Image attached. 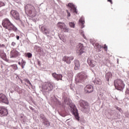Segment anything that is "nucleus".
Instances as JSON below:
<instances>
[{"label":"nucleus","instance_id":"nucleus-1","mask_svg":"<svg viewBox=\"0 0 129 129\" xmlns=\"http://www.w3.org/2000/svg\"><path fill=\"white\" fill-rule=\"evenodd\" d=\"M2 26L6 30L8 31H14V32H17L18 28L11 22V21L8 18L4 19L2 21Z\"/></svg>","mask_w":129,"mask_h":129},{"label":"nucleus","instance_id":"nucleus-2","mask_svg":"<svg viewBox=\"0 0 129 129\" xmlns=\"http://www.w3.org/2000/svg\"><path fill=\"white\" fill-rule=\"evenodd\" d=\"M25 10L26 12H28L29 15L32 17H36L37 15V10L36 8L32 5L27 4L25 6Z\"/></svg>","mask_w":129,"mask_h":129},{"label":"nucleus","instance_id":"nucleus-3","mask_svg":"<svg viewBox=\"0 0 129 129\" xmlns=\"http://www.w3.org/2000/svg\"><path fill=\"white\" fill-rule=\"evenodd\" d=\"M114 84L117 90H120V91H121V90H123L125 85L122 80L120 79L115 80L114 82Z\"/></svg>","mask_w":129,"mask_h":129},{"label":"nucleus","instance_id":"nucleus-4","mask_svg":"<svg viewBox=\"0 0 129 129\" xmlns=\"http://www.w3.org/2000/svg\"><path fill=\"white\" fill-rule=\"evenodd\" d=\"M54 87V84L52 83H47L45 86H43V90L46 92H48V91H51L53 90Z\"/></svg>","mask_w":129,"mask_h":129},{"label":"nucleus","instance_id":"nucleus-5","mask_svg":"<svg viewBox=\"0 0 129 129\" xmlns=\"http://www.w3.org/2000/svg\"><path fill=\"white\" fill-rule=\"evenodd\" d=\"M9 114V111L8 109L6 108L5 107H0V116L3 117V116H7Z\"/></svg>","mask_w":129,"mask_h":129},{"label":"nucleus","instance_id":"nucleus-6","mask_svg":"<svg viewBox=\"0 0 129 129\" xmlns=\"http://www.w3.org/2000/svg\"><path fill=\"white\" fill-rule=\"evenodd\" d=\"M57 27L60 28L61 30H63V32L65 33H68L69 29L66 26V25L64 23L58 22L57 23Z\"/></svg>","mask_w":129,"mask_h":129},{"label":"nucleus","instance_id":"nucleus-7","mask_svg":"<svg viewBox=\"0 0 129 129\" xmlns=\"http://www.w3.org/2000/svg\"><path fill=\"white\" fill-rule=\"evenodd\" d=\"M80 105L81 107L84 108V109H86L87 111L89 110V105H88V103H87V102L83 100H80Z\"/></svg>","mask_w":129,"mask_h":129},{"label":"nucleus","instance_id":"nucleus-8","mask_svg":"<svg viewBox=\"0 0 129 129\" xmlns=\"http://www.w3.org/2000/svg\"><path fill=\"white\" fill-rule=\"evenodd\" d=\"M0 102L5 103L6 104H8L9 103L8 97L4 94L0 93Z\"/></svg>","mask_w":129,"mask_h":129},{"label":"nucleus","instance_id":"nucleus-9","mask_svg":"<svg viewBox=\"0 0 129 129\" xmlns=\"http://www.w3.org/2000/svg\"><path fill=\"white\" fill-rule=\"evenodd\" d=\"M20 56V52L17 50V49L14 48L10 52V57L11 58H17Z\"/></svg>","mask_w":129,"mask_h":129},{"label":"nucleus","instance_id":"nucleus-10","mask_svg":"<svg viewBox=\"0 0 129 129\" xmlns=\"http://www.w3.org/2000/svg\"><path fill=\"white\" fill-rule=\"evenodd\" d=\"M74 60V56H64L62 60L64 62H66L67 64H71V61H73Z\"/></svg>","mask_w":129,"mask_h":129},{"label":"nucleus","instance_id":"nucleus-11","mask_svg":"<svg viewBox=\"0 0 129 129\" xmlns=\"http://www.w3.org/2000/svg\"><path fill=\"white\" fill-rule=\"evenodd\" d=\"M11 15L15 19V20H19L20 19V14L19 12L15 10H12L11 11Z\"/></svg>","mask_w":129,"mask_h":129},{"label":"nucleus","instance_id":"nucleus-12","mask_svg":"<svg viewBox=\"0 0 129 129\" xmlns=\"http://www.w3.org/2000/svg\"><path fill=\"white\" fill-rule=\"evenodd\" d=\"M68 7L70 8V11L72 13H75L76 14H77V10L76 9V8L75 7V5H74L72 3H69L68 4Z\"/></svg>","mask_w":129,"mask_h":129},{"label":"nucleus","instance_id":"nucleus-13","mask_svg":"<svg viewBox=\"0 0 129 129\" xmlns=\"http://www.w3.org/2000/svg\"><path fill=\"white\" fill-rule=\"evenodd\" d=\"M84 89L86 93H91V92H93V87L90 85H87Z\"/></svg>","mask_w":129,"mask_h":129},{"label":"nucleus","instance_id":"nucleus-14","mask_svg":"<svg viewBox=\"0 0 129 129\" xmlns=\"http://www.w3.org/2000/svg\"><path fill=\"white\" fill-rule=\"evenodd\" d=\"M52 76L57 81H59V80H62V78L63 77V76H62L61 74H57L56 73H52Z\"/></svg>","mask_w":129,"mask_h":129},{"label":"nucleus","instance_id":"nucleus-15","mask_svg":"<svg viewBox=\"0 0 129 129\" xmlns=\"http://www.w3.org/2000/svg\"><path fill=\"white\" fill-rule=\"evenodd\" d=\"M79 78L80 80H85L87 78V75L84 72H82L79 74Z\"/></svg>","mask_w":129,"mask_h":129},{"label":"nucleus","instance_id":"nucleus-16","mask_svg":"<svg viewBox=\"0 0 129 129\" xmlns=\"http://www.w3.org/2000/svg\"><path fill=\"white\" fill-rule=\"evenodd\" d=\"M87 62L88 64L89 65V66H91V67H95V65H96V61L93 60L88 59Z\"/></svg>","mask_w":129,"mask_h":129},{"label":"nucleus","instance_id":"nucleus-17","mask_svg":"<svg viewBox=\"0 0 129 129\" xmlns=\"http://www.w3.org/2000/svg\"><path fill=\"white\" fill-rule=\"evenodd\" d=\"M75 70H78L80 68V62L79 60L76 59L74 60Z\"/></svg>","mask_w":129,"mask_h":129},{"label":"nucleus","instance_id":"nucleus-18","mask_svg":"<svg viewBox=\"0 0 129 129\" xmlns=\"http://www.w3.org/2000/svg\"><path fill=\"white\" fill-rule=\"evenodd\" d=\"M72 112L73 113L74 115H75L76 119H79V116L78 112L77 111V109L74 108L72 109Z\"/></svg>","mask_w":129,"mask_h":129},{"label":"nucleus","instance_id":"nucleus-19","mask_svg":"<svg viewBox=\"0 0 129 129\" xmlns=\"http://www.w3.org/2000/svg\"><path fill=\"white\" fill-rule=\"evenodd\" d=\"M84 46H83V44H80L79 48V52H78V53H79V55H81V54H82V53H84Z\"/></svg>","mask_w":129,"mask_h":129},{"label":"nucleus","instance_id":"nucleus-20","mask_svg":"<svg viewBox=\"0 0 129 129\" xmlns=\"http://www.w3.org/2000/svg\"><path fill=\"white\" fill-rule=\"evenodd\" d=\"M26 61L24 60V59H21V61H19L18 62V64L19 65H20L22 69H24V68H25V66H26Z\"/></svg>","mask_w":129,"mask_h":129},{"label":"nucleus","instance_id":"nucleus-21","mask_svg":"<svg viewBox=\"0 0 129 129\" xmlns=\"http://www.w3.org/2000/svg\"><path fill=\"white\" fill-rule=\"evenodd\" d=\"M64 102L66 103V104H68V105H69L71 103V100L67 97L63 98Z\"/></svg>","mask_w":129,"mask_h":129},{"label":"nucleus","instance_id":"nucleus-22","mask_svg":"<svg viewBox=\"0 0 129 129\" xmlns=\"http://www.w3.org/2000/svg\"><path fill=\"white\" fill-rule=\"evenodd\" d=\"M41 30L43 32V34H45V35H47V34H50V31L44 27H41Z\"/></svg>","mask_w":129,"mask_h":129},{"label":"nucleus","instance_id":"nucleus-23","mask_svg":"<svg viewBox=\"0 0 129 129\" xmlns=\"http://www.w3.org/2000/svg\"><path fill=\"white\" fill-rule=\"evenodd\" d=\"M106 79H107V81H109V79L112 77V74L110 73H107L105 75Z\"/></svg>","mask_w":129,"mask_h":129},{"label":"nucleus","instance_id":"nucleus-24","mask_svg":"<svg viewBox=\"0 0 129 129\" xmlns=\"http://www.w3.org/2000/svg\"><path fill=\"white\" fill-rule=\"evenodd\" d=\"M1 58L3 59V60H5V61H7V55L6 53L3 52L2 54H1Z\"/></svg>","mask_w":129,"mask_h":129},{"label":"nucleus","instance_id":"nucleus-25","mask_svg":"<svg viewBox=\"0 0 129 129\" xmlns=\"http://www.w3.org/2000/svg\"><path fill=\"white\" fill-rule=\"evenodd\" d=\"M95 83H96V84L100 85V84H101V80L99 79H96L95 80Z\"/></svg>","mask_w":129,"mask_h":129},{"label":"nucleus","instance_id":"nucleus-26","mask_svg":"<svg viewBox=\"0 0 129 129\" xmlns=\"http://www.w3.org/2000/svg\"><path fill=\"white\" fill-rule=\"evenodd\" d=\"M95 47H96L97 48V49H98V50H99V51H100V49H101V48H103V46L101 45H100L99 44H98V43L95 44Z\"/></svg>","mask_w":129,"mask_h":129},{"label":"nucleus","instance_id":"nucleus-27","mask_svg":"<svg viewBox=\"0 0 129 129\" xmlns=\"http://www.w3.org/2000/svg\"><path fill=\"white\" fill-rule=\"evenodd\" d=\"M79 22L81 23V24H82V25H84V19L83 18V17H81L80 20H79Z\"/></svg>","mask_w":129,"mask_h":129},{"label":"nucleus","instance_id":"nucleus-28","mask_svg":"<svg viewBox=\"0 0 129 129\" xmlns=\"http://www.w3.org/2000/svg\"><path fill=\"white\" fill-rule=\"evenodd\" d=\"M69 25L71 28H75V24L73 22H70Z\"/></svg>","mask_w":129,"mask_h":129},{"label":"nucleus","instance_id":"nucleus-29","mask_svg":"<svg viewBox=\"0 0 129 129\" xmlns=\"http://www.w3.org/2000/svg\"><path fill=\"white\" fill-rule=\"evenodd\" d=\"M11 66L14 70H18V66L17 64H13Z\"/></svg>","mask_w":129,"mask_h":129},{"label":"nucleus","instance_id":"nucleus-30","mask_svg":"<svg viewBox=\"0 0 129 129\" xmlns=\"http://www.w3.org/2000/svg\"><path fill=\"white\" fill-rule=\"evenodd\" d=\"M45 124H46V125H47V126H50V122H49V121H48L47 119L45 120V122H44Z\"/></svg>","mask_w":129,"mask_h":129},{"label":"nucleus","instance_id":"nucleus-31","mask_svg":"<svg viewBox=\"0 0 129 129\" xmlns=\"http://www.w3.org/2000/svg\"><path fill=\"white\" fill-rule=\"evenodd\" d=\"M26 55L28 58H32V53H31L30 52L27 53Z\"/></svg>","mask_w":129,"mask_h":129},{"label":"nucleus","instance_id":"nucleus-32","mask_svg":"<svg viewBox=\"0 0 129 129\" xmlns=\"http://www.w3.org/2000/svg\"><path fill=\"white\" fill-rule=\"evenodd\" d=\"M5 6V3L0 1V8Z\"/></svg>","mask_w":129,"mask_h":129},{"label":"nucleus","instance_id":"nucleus-33","mask_svg":"<svg viewBox=\"0 0 129 129\" xmlns=\"http://www.w3.org/2000/svg\"><path fill=\"white\" fill-rule=\"evenodd\" d=\"M116 109H117V110L119 111L120 112H122V110L121 109V108L118 107H116Z\"/></svg>","mask_w":129,"mask_h":129},{"label":"nucleus","instance_id":"nucleus-34","mask_svg":"<svg viewBox=\"0 0 129 129\" xmlns=\"http://www.w3.org/2000/svg\"><path fill=\"white\" fill-rule=\"evenodd\" d=\"M102 48H103L104 49H105V51H107V46L106 45V44L104 45V46Z\"/></svg>","mask_w":129,"mask_h":129},{"label":"nucleus","instance_id":"nucleus-35","mask_svg":"<svg viewBox=\"0 0 129 129\" xmlns=\"http://www.w3.org/2000/svg\"><path fill=\"white\" fill-rule=\"evenodd\" d=\"M6 45L5 44H0V48H5Z\"/></svg>","mask_w":129,"mask_h":129},{"label":"nucleus","instance_id":"nucleus-36","mask_svg":"<svg viewBox=\"0 0 129 129\" xmlns=\"http://www.w3.org/2000/svg\"><path fill=\"white\" fill-rule=\"evenodd\" d=\"M67 13L68 14V17H70L71 16L70 12L68 10H67Z\"/></svg>","mask_w":129,"mask_h":129},{"label":"nucleus","instance_id":"nucleus-37","mask_svg":"<svg viewBox=\"0 0 129 129\" xmlns=\"http://www.w3.org/2000/svg\"><path fill=\"white\" fill-rule=\"evenodd\" d=\"M81 35L83 37V38H84V39H86V36H85V35H84V33H83V32L81 33Z\"/></svg>","mask_w":129,"mask_h":129},{"label":"nucleus","instance_id":"nucleus-38","mask_svg":"<svg viewBox=\"0 0 129 129\" xmlns=\"http://www.w3.org/2000/svg\"><path fill=\"white\" fill-rule=\"evenodd\" d=\"M12 46H16V42H13L11 44Z\"/></svg>","mask_w":129,"mask_h":129},{"label":"nucleus","instance_id":"nucleus-39","mask_svg":"<svg viewBox=\"0 0 129 129\" xmlns=\"http://www.w3.org/2000/svg\"><path fill=\"white\" fill-rule=\"evenodd\" d=\"M37 63H38V65H39V66H41V61L37 60Z\"/></svg>","mask_w":129,"mask_h":129},{"label":"nucleus","instance_id":"nucleus-40","mask_svg":"<svg viewBox=\"0 0 129 129\" xmlns=\"http://www.w3.org/2000/svg\"><path fill=\"white\" fill-rule=\"evenodd\" d=\"M16 38H17V40H20V36L18 35H16Z\"/></svg>","mask_w":129,"mask_h":129},{"label":"nucleus","instance_id":"nucleus-41","mask_svg":"<svg viewBox=\"0 0 129 129\" xmlns=\"http://www.w3.org/2000/svg\"><path fill=\"white\" fill-rule=\"evenodd\" d=\"M109 3H110L111 5H112V0H107Z\"/></svg>","mask_w":129,"mask_h":129},{"label":"nucleus","instance_id":"nucleus-42","mask_svg":"<svg viewBox=\"0 0 129 129\" xmlns=\"http://www.w3.org/2000/svg\"><path fill=\"white\" fill-rule=\"evenodd\" d=\"M9 90H10V92L11 93H14V91H12L11 89H9Z\"/></svg>","mask_w":129,"mask_h":129},{"label":"nucleus","instance_id":"nucleus-43","mask_svg":"<svg viewBox=\"0 0 129 129\" xmlns=\"http://www.w3.org/2000/svg\"><path fill=\"white\" fill-rule=\"evenodd\" d=\"M5 34H8V32H4Z\"/></svg>","mask_w":129,"mask_h":129},{"label":"nucleus","instance_id":"nucleus-44","mask_svg":"<svg viewBox=\"0 0 129 129\" xmlns=\"http://www.w3.org/2000/svg\"><path fill=\"white\" fill-rule=\"evenodd\" d=\"M108 61H109V60L107 59Z\"/></svg>","mask_w":129,"mask_h":129}]
</instances>
